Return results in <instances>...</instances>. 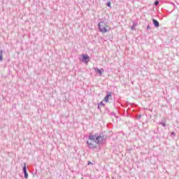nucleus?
Segmentation results:
<instances>
[{
    "mask_svg": "<svg viewBox=\"0 0 179 179\" xmlns=\"http://www.w3.org/2000/svg\"><path fill=\"white\" fill-rule=\"evenodd\" d=\"M1 55H2V51H1Z\"/></svg>",
    "mask_w": 179,
    "mask_h": 179,
    "instance_id": "19",
    "label": "nucleus"
},
{
    "mask_svg": "<svg viewBox=\"0 0 179 179\" xmlns=\"http://www.w3.org/2000/svg\"><path fill=\"white\" fill-rule=\"evenodd\" d=\"M104 101L107 103V101H108V97L106 96L104 98Z\"/></svg>",
    "mask_w": 179,
    "mask_h": 179,
    "instance_id": "13",
    "label": "nucleus"
},
{
    "mask_svg": "<svg viewBox=\"0 0 179 179\" xmlns=\"http://www.w3.org/2000/svg\"><path fill=\"white\" fill-rule=\"evenodd\" d=\"M98 29L99 31L103 34L110 31V30H108V25H107L104 21L99 22L98 24Z\"/></svg>",
    "mask_w": 179,
    "mask_h": 179,
    "instance_id": "2",
    "label": "nucleus"
},
{
    "mask_svg": "<svg viewBox=\"0 0 179 179\" xmlns=\"http://www.w3.org/2000/svg\"><path fill=\"white\" fill-rule=\"evenodd\" d=\"M22 171L24 173V178H27V177H29V173H27V167L26 166L25 162H24V166L22 168Z\"/></svg>",
    "mask_w": 179,
    "mask_h": 179,
    "instance_id": "3",
    "label": "nucleus"
},
{
    "mask_svg": "<svg viewBox=\"0 0 179 179\" xmlns=\"http://www.w3.org/2000/svg\"><path fill=\"white\" fill-rule=\"evenodd\" d=\"M172 136H176V133L175 132H171Z\"/></svg>",
    "mask_w": 179,
    "mask_h": 179,
    "instance_id": "16",
    "label": "nucleus"
},
{
    "mask_svg": "<svg viewBox=\"0 0 179 179\" xmlns=\"http://www.w3.org/2000/svg\"><path fill=\"white\" fill-rule=\"evenodd\" d=\"M100 106H104V103H103V101L99 103L98 108H99V107H100Z\"/></svg>",
    "mask_w": 179,
    "mask_h": 179,
    "instance_id": "14",
    "label": "nucleus"
},
{
    "mask_svg": "<svg viewBox=\"0 0 179 179\" xmlns=\"http://www.w3.org/2000/svg\"><path fill=\"white\" fill-rule=\"evenodd\" d=\"M111 115H115V113H112V114H111Z\"/></svg>",
    "mask_w": 179,
    "mask_h": 179,
    "instance_id": "17",
    "label": "nucleus"
},
{
    "mask_svg": "<svg viewBox=\"0 0 179 179\" xmlns=\"http://www.w3.org/2000/svg\"><path fill=\"white\" fill-rule=\"evenodd\" d=\"M152 23H153L154 26H155V27H159L160 26V24H159V21H157L155 19L152 20Z\"/></svg>",
    "mask_w": 179,
    "mask_h": 179,
    "instance_id": "6",
    "label": "nucleus"
},
{
    "mask_svg": "<svg viewBox=\"0 0 179 179\" xmlns=\"http://www.w3.org/2000/svg\"><path fill=\"white\" fill-rule=\"evenodd\" d=\"M147 30H150V25L147 26Z\"/></svg>",
    "mask_w": 179,
    "mask_h": 179,
    "instance_id": "15",
    "label": "nucleus"
},
{
    "mask_svg": "<svg viewBox=\"0 0 179 179\" xmlns=\"http://www.w3.org/2000/svg\"><path fill=\"white\" fill-rule=\"evenodd\" d=\"M112 94H113V92H108L106 94V96H108V98L109 99L110 97H111Z\"/></svg>",
    "mask_w": 179,
    "mask_h": 179,
    "instance_id": "9",
    "label": "nucleus"
},
{
    "mask_svg": "<svg viewBox=\"0 0 179 179\" xmlns=\"http://www.w3.org/2000/svg\"><path fill=\"white\" fill-rule=\"evenodd\" d=\"M159 124H160L161 125H162V127H166V120H161V122H159Z\"/></svg>",
    "mask_w": 179,
    "mask_h": 179,
    "instance_id": "7",
    "label": "nucleus"
},
{
    "mask_svg": "<svg viewBox=\"0 0 179 179\" xmlns=\"http://www.w3.org/2000/svg\"><path fill=\"white\" fill-rule=\"evenodd\" d=\"M0 62H1V55H0Z\"/></svg>",
    "mask_w": 179,
    "mask_h": 179,
    "instance_id": "20",
    "label": "nucleus"
},
{
    "mask_svg": "<svg viewBox=\"0 0 179 179\" xmlns=\"http://www.w3.org/2000/svg\"><path fill=\"white\" fill-rule=\"evenodd\" d=\"M154 4L155 6H157V5H159V1L158 0L155 1Z\"/></svg>",
    "mask_w": 179,
    "mask_h": 179,
    "instance_id": "11",
    "label": "nucleus"
},
{
    "mask_svg": "<svg viewBox=\"0 0 179 179\" xmlns=\"http://www.w3.org/2000/svg\"><path fill=\"white\" fill-rule=\"evenodd\" d=\"M135 27H136V24L134 22L133 26L131 27V30H135Z\"/></svg>",
    "mask_w": 179,
    "mask_h": 179,
    "instance_id": "8",
    "label": "nucleus"
},
{
    "mask_svg": "<svg viewBox=\"0 0 179 179\" xmlns=\"http://www.w3.org/2000/svg\"><path fill=\"white\" fill-rule=\"evenodd\" d=\"M2 59H2V56H1V61H2Z\"/></svg>",
    "mask_w": 179,
    "mask_h": 179,
    "instance_id": "18",
    "label": "nucleus"
},
{
    "mask_svg": "<svg viewBox=\"0 0 179 179\" xmlns=\"http://www.w3.org/2000/svg\"><path fill=\"white\" fill-rule=\"evenodd\" d=\"M88 139L90 141H87L86 143L89 149H97V145L104 142V136L103 134H99V135L90 134Z\"/></svg>",
    "mask_w": 179,
    "mask_h": 179,
    "instance_id": "1",
    "label": "nucleus"
},
{
    "mask_svg": "<svg viewBox=\"0 0 179 179\" xmlns=\"http://www.w3.org/2000/svg\"><path fill=\"white\" fill-rule=\"evenodd\" d=\"M136 120H141V118H142V115H136Z\"/></svg>",
    "mask_w": 179,
    "mask_h": 179,
    "instance_id": "10",
    "label": "nucleus"
},
{
    "mask_svg": "<svg viewBox=\"0 0 179 179\" xmlns=\"http://www.w3.org/2000/svg\"><path fill=\"white\" fill-rule=\"evenodd\" d=\"M90 57L87 55H83V62H85V64H87L89 62Z\"/></svg>",
    "mask_w": 179,
    "mask_h": 179,
    "instance_id": "4",
    "label": "nucleus"
},
{
    "mask_svg": "<svg viewBox=\"0 0 179 179\" xmlns=\"http://www.w3.org/2000/svg\"><path fill=\"white\" fill-rule=\"evenodd\" d=\"M106 5H107V6H108V8H110L111 7V2H108Z\"/></svg>",
    "mask_w": 179,
    "mask_h": 179,
    "instance_id": "12",
    "label": "nucleus"
},
{
    "mask_svg": "<svg viewBox=\"0 0 179 179\" xmlns=\"http://www.w3.org/2000/svg\"><path fill=\"white\" fill-rule=\"evenodd\" d=\"M95 72H96L99 75H103V73L104 72V69H95Z\"/></svg>",
    "mask_w": 179,
    "mask_h": 179,
    "instance_id": "5",
    "label": "nucleus"
}]
</instances>
